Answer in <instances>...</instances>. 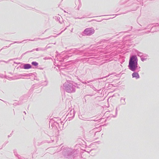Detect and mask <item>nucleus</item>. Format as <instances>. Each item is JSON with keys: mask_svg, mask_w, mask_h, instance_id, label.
<instances>
[{"mask_svg": "<svg viewBox=\"0 0 159 159\" xmlns=\"http://www.w3.org/2000/svg\"><path fill=\"white\" fill-rule=\"evenodd\" d=\"M137 57L135 56H133L130 57L129 62V67L130 70L134 71L137 67Z\"/></svg>", "mask_w": 159, "mask_h": 159, "instance_id": "obj_1", "label": "nucleus"}, {"mask_svg": "<svg viewBox=\"0 0 159 159\" xmlns=\"http://www.w3.org/2000/svg\"><path fill=\"white\" fill-rule=\"evenodd\" d=\"M133 78H135L136 79H138L139 78V76L138 73L137 72H134L132 74Z\"/></svg>", "mask_w": 159, "mask_h": 159, "instance_id": "obj_2", "label": "nucleus"}, {"mask_svg": "<svg viewBox=\"0 0 159 159\" xmlns=\"http://www.w3.org/2000/svg\"><path fill=\"white\" fill-rule=\"evenodd\" d=\"M31 68V66L28 64H25L24 65V68L25 69H29Z\"/></svg>", "mask_w": 159, "mask_h": 159, "instance_id": "obj_3", "label": "nucleus"}, {"mask_svg": "<svg viewBox=\"0 0 159 159\" xmlns=\"http://www.w3.org/2000/svg\"><path fill=\"white\" fill-rule=\"evenodd\" d=\"M32 64L35 66H37L38 65V63L36 62L33 61L32 62Z\"/></svg>", "mask_w": 159, "mask_h": 159, "instance_id": "obj_4", "label": "nucleus"}]
</instances>
